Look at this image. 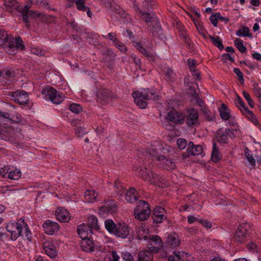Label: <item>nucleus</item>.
I'll return each mask as SVG.
<instances>
[{"label": "nucleus", "instance_id": "f257e3e1", "mask_svg": "<svg viewBox=\"0 0 261 261\" xmlns=\"http://www.w3.org/2000/svg\"><path fill=\"white\" fill-rule=\"evenodd\" d=\"M0 47L10 55H14L18 49L23 50L25 48L23 42L20 37L14 38L13 36L0 29Z\"/></svg>", "mask_w": 261, "mask_h": 261}, {"label": "nucleus", "instance_id": "f03ea898", "mask_svg": "<svg viewBox=\"0 0 261 261\" xmlns=\"http://www.w3.org/2000/svg\"><path fill=\"white\" fill-rule=\"evenodd\" d=\"M136 171L138 176L145 181L159 187L162 186L164 183V179L162 177L153 173L150 169L141 167L137 168Z\"/></svg>", "mask_w": 261, "mask_h": 261}, {"label": "nucleus", "instance_id": "7ed1b4c3", "mask_svg": "<svg viewBox=\"0 0 261 261\" xmlns=\"http://www.w3.org/2000/svg\"><path fill=\"white\" fill-rule=\"evenodd\" d=\"M132 95L135 103L141 109L146 108L147 100L150 99L155 100L158 99V96L155 95L154 92L148 89L134 92Z\"/></svg>", "mask_w": 261, "mask_h": 261}, {"label": "nucleus", "instance_id": "20e7f679", "mask_svg": "<svg viewBox=\"0 0 261 261\" xmlns=\"http://www.w3.org/2000/svg\"><path fill=\"white\" fill-rule=\"evenodd\" d=\"M28 225L24 220L21 218L16 222H9L6 227L7 230L11 233V239L13 241L16 240L19 236H23V232Z\"/></svg>", "mask_w": 261, "mask_h": 261}, {"label": "nucleus", "instance_id": "39448f33", "mask_svg": "<svg viewBox=\"0 0 261 261\" xmlns=\"http://www.w3.org/2000/svg\"><path fill=\"white\" fill-rule=\"evenodd\" d=\"M133 7L140 17L144 19L147 23H150V30L152 35H155L160 30L159 21L150 13L142 11L137 5L134 4Z\"/></svg>", "mask_w": 261, "mask_h": 261}, {"label": "nucleus", "instance_id": "423d86ee", "mask_svg": "<svg viewBox=\"0 0 261 261\" xmlns=\"http://www.w3.org/2000/svg\"><path fill=\"white\" fill-rule=\"evenodd\" d=\"M150 212L148 203L145 201H140L134 210V216L138 220L144 221L149 217Z\"/></svg>", "mask_w": 261, "mask_h": 261}, {"label": "nucleus", "instance_id": "0eeeda50", "mask_svg": "<svg viewBox=\"0 0 261 261\" xmlns=\"http://www.w3.org/2000/svg\"><path fill=\"white\" fill-rule=\"evenodd\" d=\"M42 94L45 95L46 99H49L55 104L61 103L65 97L64 95L50 86L46 87L43 91Z\"/></svg>", "mask_w": 261, "mask_h": 261}, {"label": "nucleus", "instance_id": "6e6552de", "mask_svg": "<svg viewBox=\"0 0 261 261\" xmlns=\"http://www.w3.org/2000/svg\"><path fill=\"white\" fill-rule=\"evenodd\" d=\"M149 153L151 156L160 162L161 165L163 168L167 170H173L175 168V163L173 161L162 155H158L155 149H150Z\"/></svg>", "mask_w": 261, "mask_h": 261}, {"label": "nucleus", "instance_id": "1a4fd4ad", "mask_svg": "<svg viewBox=\"0 0 261 261\" xmlns=\"http://www.w3.org/2000/svg\"><path fill=\"white\" fill-rule=\"evenodd\" d=\"M7 95L12 97L15 102L21 105L27 104L29 100L28 93L22 90L9 91Z\"/></svg>", "mask_w": 261, "mask_h": 261}, {"label": "nucleus", "instance_id": "9d476101", "mask_svg": "<svg viewBox=\"0 0 261 261\" xmlns=\"http://www.w3.org/2000/svg\"><path fill=\"white\" fill-rule=\"evenodd\" d=\"M147 240L148 249L152 252H157L163 246L161 239L158 236H149Z\"/></svg>", "mask_w": 261, "mask_h": 261}, {"label": "nucleus", "instance_id": "9b49d317", "mask_svg": "<svg viewBox=\"0 0 261 261\" xmlns=\"http://www.w3.org/2000/svg\"><path fill=\"white\" fill-rule=\"evenodd\" d=\"M166 119L174 124L180 125L184 123L185 116L182 113L173 110L168 113Z\"/></svg>", "mask_w": 261, "mask_h": 261}, {"label": "nucleus", "instance_id": "f8f14e48", "mask_svg": "<svg viewBox=\"0 0 261 261\" xmlns=\"http://www.w3.org/2000/svg\"><path fill=\"white\" fill-rule=\"evenodd\" d=\"M203 148L201 145H195L190 142L188 145L186 152L183 154V158H187L190 155H199L202 153Z\"/></svg>", "mask_w": 261, "mask_h": 261}, {"label": "nucleus", "instance_id": "ddd939ff", "mask_svg": "<svg viewBox=\"0 0 261 261\" xmlns=\"http://www.w3.org/2000/svg\"><path fill=\"white\" fill-rule=\"evenodd\" d=\"M40 14L36 11H30L28 6L25 5L21 11L22 19L25 23L27 27H30L29 18H36L40 16Z\"/></svg>", "mask_w": 261, "mask_h": 261}, {"label": "nucleus", "instance_id": "4468645a", "mask_svg": "<svg viewBox=\"0 0 261 261\" xmlns=\"http://www.w3.org/2000/svg\"><path fill=\"white\" fill-rule=\"evenodd\" d=\"M248 227V226L246 224H242L239 226L233 237L235 241L239 243H242L244 241Z\"/></svg>", "mask_w": 261, "mask_h": 261}, {"label": "nucleus", "instance_id": "2eb2a0df", "mask_svg": "<svg viewBox=\"0 0 261 261\" xmlns=\"http://www.w3.org/2000/svg\"><path fill=\"white\" fill-rule=\"evenodd\" d=\"M117 227L114 235L122 239L126 238L130 232V228L128 225L125 223H118Z\"/></svg>", "mask_w": 261, "mask_h": 261}, {"label": "nucleus", "instance_id": "dca6fc26", "mask_svg": "<svg viewBox=\"0 0 261 261\" xmlns=\"http://www.w3.org/2000/svg\"><path fill=\"white\" fill-rule=\"evenodd\" d=\"M135 46L139 51V52L145 56L148 60L150 61H154L155 53L152 48H145L138 42L136 43Z\"/></svg>", "mask_w": 261, "mask_h": 261}, {"label": "nucleus", "instance_id": "f3484780", "mask_svg": "<svg viewBox=\"0 0 261 261\" xmlns=\"http://www.w3.org/2000/svg\"><path fill=\"white\" fill-rule=\"evenodd\" d=\"M44 231L48 234H53L59 229V224L50 220H46L43 224Z\"/></svg>", "mask_w": 261, "mask_h": 261}, {"label": "nucleus", "instance_id": "a211bd4d", "mask_svg": "<svg viewBox=\"0 0 261 261\" xmlns=\"http://www.w3.org/2000/svg\"><path fill=\"white\" fill-rule=\"evenodd\" d=\"M198 113L197 110L191 109L188 111L186 123L188 126H192L198 123Z\"/></svg>", "mask_w": 261, "mask_h": 261}, {"label": "nucleus", "instance_id": "6ab92c4d", "mask_svg": "<svg viewBox=\"0 0 261 261\" xmlns=\"http://www.w3.org/2000/svg\"><path fill=\"white\" fill-rule=\"evenodd\" d=\"M165 210L159 206L154 208L153 211L152 219L154 223H161L165 219Z\"/></svg>", "mask_w": 261, "mask_h": 261}, {"label": "nucleus", "instance_id": "aec40b11", "mask_svg": "<svg viewBox=\"0 0 261 261\" xmlns=\"http://www.w3.org/2000/svg\"><path fill=\"white\" fill-rule=\"evenodd\" d=\"M56 216L61 222H67L70 219L69 213L64 207H58L56 211Z\"/></svg>", "mask_w": 261, "mask_h": 261}, {"label": "nucleus", "instance_id": "412c9836", "mask_svg": "<svg viewBox=\"0 0 261 261\" xmlns=\"http://www.w3.org/2000/svg\"><path fill=\"white\" fill-rule=\"evenodd\" d=\"M43 248L46 254L50 258L57 255L56 246L50 242H45L43 244Z\"/></svg>", "mask_w": 261, "mask_h": 261}, {"label": "nucleus", "instance_id": "4be33fe9", "mask_svg": "<svg viewBox=\"0 0 261 261\" xmlns=\"http://www.w3.org/2000/svg\"><path fill=\"white\" fill-rule=\"evenodd\" d=\"M117 206L114 200H109L105 202L103 206L100 208V212L107 214L113 213L116 211Z\"/></svg>", "mask_w": 261, "mask_h": 261}, {"label": "nucleus", "instance_id": "5701e85b", "mask_svg": "<svg viewBox=\"0 0 261 261\" xmlns=\"http://www.w3.org/2000/svg\"><path fill=\"white\" fill-rule=\"evenodd\" d=\"M80 246L82 250L85 252H92L94 251V245L93 241L89 238H86L81 240Z\"/></svg>", "mask_w": 261, "mask_h": 261}, {"label": "nucleus", "instance_id": "b1692460", "mask_svg": "<svg viewBox=\"0 0 261 261\" xmlns=\"http://www.w3.org/2000/svg\"><path fill=\"white\" fill-rule=\"evenodd\" d=\"M138 237L140 240L144 239L147 240L148 239L149 230L148 227L145 225H141L137 227L136 230Z\"/></svg>", "mask_w": 261, "mask_h": 261}, {"label": "nucleus", "instance_id": "393cba45", "mask_svg": "<svg viewBox=\"0 0 261 261\" xmlns=\"http://www.w3.org/2000/svg\"><path fill=\"white\" fill-rule=\"evenodd\" d=\"M77 231L82 240L86 239V238H89V235L91 233V230L84 224L78 226Z\"/></svg>", "mask_w": 261, "mask_h": 261}, {"label": "nucleus", "instance_id": "a878e982", "mask_svg": "<svg viewBox=\"0 0 261 261\" xmlns=\"http://www.w3.org/2000/svg\"><path fill=\"white\" fill-rule=\"evenodd\" d=\"M232 133V130L226 128L224 130H219L217 135V140L220 143H226L228 140V135Z\"/></svg>", "mask_w": 261, "mask_h": 261}, {"label": "nucleus", "instance_id": "bb28decb", "mask_svg": "<svg viewBox=\"0 0 261 261\" xmlns=\"http://www.w3.org/2000/svg\"><path fill=\"white\" fill-rule=\"evenodd\" d=\"M4 8L6 11L13 12L18 9L19 5L16 0H4Z\"/></svg>", "mask_w": 261, "mask_h": 261}, {"label": "nucleus", "instance_id": "cd10ccee", "mask_svg": "<svg viewBox=\"0 0 261 261\" xmlns=\"http://www.w3.org/2000/svg\"><path fill=\"white\" fill-rule=\"evenodd\" d=\"M186 257L187 254L185 252L174 251L168 257V261H185Z\"/></svg>", "mask_w": 261, "mask_h": 261}, {"label": "nucleus", "instance_id": "c85d7f7f", "mask_svg": "<svg viewBox=\"0 0 261 261\" xmlns=\"http://www.w3.org/2000/svg\"><path fill=\"white\" fill-rule=\"evenodd\" d=\"M153 255L149 250H142L138 255V261H152Z\"/></svg>", "mask_w": 261, "mask_h": 261}, {"label": "nucleus", "instance_id": "c756f323", "mask_svg": "<svg viewBox=\"0 0 261 261\" xmlns=\"http://www.w3.org/2000/svg\"><path fill=\"white\" fill-rule=\"evenodd\" d=\"M220 116L223 120H229L231 117L230 110L224 103L221 105V107L218 109Z\"/></svg>", "mask_w": 261, "mask_h": 261}, {"label": "nucleus", "instance_id": "7c9ffc66", "mask_svg": "<svg viewBox=\"0 0 261 261\" xmlns=\"http://www.w3.org/2000/svg\"><path fill=\"white\" fill-rule=\"evenodd\" d=\"M98 193L94 190H87L84 194V201L86 202H94L97 197Z\"/></svg>", "mask_w": 261, "mask_h": 261}, {"label": "nucleus", "instance_id": "2f4dec72", "mask_svg": "<svg viewBox=\"0 0 261 261\" xmlns=\"http://www.w3.org/2000/svg\"><path fill=\"white\" fill-rule=\"evenodd\" d=\"M105 226L109 233L115 234L118 228V223L116 224L112 219H108L105 220Z\"/></svg>", "mask_w": 261, "mask_h": 261}, {"label": "nucleus", "instance_id": "473e14b6", "mask_svg": "<svg viewBox=\"0 0 261 261\" xmlns=\"http://www.w3.org/2000/svg\"><path fill=\"white\" fill-rule=\"evenodd\" d=\"M138 193L134 188H130L125 193V199L127 201L133 203L137 200Z\"/></svg>", "mask_w": 261, "mask_h": 261}, {"label": "nucleus", "instance_id": "72a5a7b5", "mask_svg": "<svg viewBox=\"0 0 261 261\" xmlns=\"http://www.w3.org/2000/svg\"><path fill=\"white\" fill-rule=\"evenodd\" d=\"M88 227L91 229L98 230L100 229V226L98 223L97 218L93 215L89 217L88 219Z\"/></svg>", "mask_w": 261, "mask_h": 261}, {"label": "nucleus", "instance_id": "f704fd0d", "mask_svg": "<svg viewBox=\"0 0 261 261\" xmlns=\"http://www.w3.org/2000/svg\"><path fill=\"white\" fill-rule=\"evenodd\" d=\"M109 96L106 90L99 91L97 94V100L101 105L108 102Z\"/></svg>", "mask_w": 261, "mask_h": 261}, {"label": "nucleus", "instance_id": "c9c22d12", "mask_svg": "<svg viewBox=\"0 0 261 261\" xmlns=\"http://www.w3.org/2000/svg\"><path fill=\"white\" fill-rule=\"evenodd\" d=\"M167 243L169 246L175 247L179 245L180 242L178 240V236L174 233L168 236Z\"/></svg>", "mask_w": 261, "mask_h": 261}, {"label": "nucleus", "instance_id": "e433bc0d", "mask_svg": "<svg viewBox=\"0 0 261 261\" xmlns=\"http://www.w3.org/2000/svg\"><path fill=\"white\" fill-rule=\"evenodd\" d=\"M211 159L212 161L215 163L218 162L221 159V155L219 153L215 143H214L213 145Z\"/></svg>", "mask_w": 261, "mask_h": 261}, {"label": "nucleus", "instance_id": "4c0bfd02", "mask_svg": "<svg viewBox=\"0 0 261 261\" xmlns=\"http://www.w3.org/2000/svg\"><path fill=\"white\" fill-rule=\"evenodd\" d=\"M21 172L19 169H11L10 170L8 173V178L11 179L17 180L20 177Z\"/></svg>", "mask_w": 261, "mask_h": 261}, {"label": "nucleus", "instance_id": "58836bf2", "mask_svg": "<svg viewBox=\"0 0 261 261\" xmlns=\"http://www.w3.org/2000/svg\"><path fill=\"white\" fill-rule=\"evenodd\" d=\"M69 2L73 3L75 2L76 8L78 10L81 11H86L87 7L85 6V2L84 0H68Z\"/></svg>", "mask_w": 261, "mask_h": 261}, {"label": "nucleus", "instance_id": "ea45409f", "mask_svg": "<svg viewBox=\"0 0 261 261\" xmlns=\"http://www.w3.org/2000/svg\"><path fill=\"white\" fill-rule=\"evenodd\" d=\"M209 37L215 46H217L221 50L223 49L224 46L222 44V41L219 36L213 37L212 36H210Z\"/></svg>", "mask_w": 261, "mask_h": 261}, {"label": "nucleus", "instance_id": "a19ab883", "mask_svg": "<svg viewBox=\"0 0 261 261\" xmlns=\"http://www.w3.org/2000/svg\"><path fill=\"white\" fill-rule=\"evenodd\" d=\"M234 45L241 53H245L247 51L246 47L243 45V41L240 39H236L234 40Z\"/></svg>", "mask_w": 261, "mask_h": 261}, {"label": "nucleus", "instance_id": "79ce46f5", "mask_svg": "<svg viewBox=\"0 0 261 261\" xmlns=\"http://www.w3.org/2000/svg\"><path fill=\"white\" fill-rule=\"evenodd\" d=\"M236 35L238 36L248 37L252 36V34L249 33V29L247 27H243L239 29L236 32Z\"/></svg>", "mask_w": 261, "mask_h": 261}, {"label": "nucleus", "instance_id": "37998d69", "mask_svg": "<svg viewBox=\"0 0 261 261\" xmlns=\"http://www.w3.org/2000/svg\"><path fill=\"white\" fill-rule=\"evenodd\" d=\"M245 155L248 161L249 162L250 165L252 167H254L255 164V161L253 158L252 154L251 153L250 151L247 148L245 150Z\"/></svg>", "mask_w": 261, "mask_h": 261}, {"label": "nucleus", "instance_id": "c03bdc74", "mask_svg": "<svg viewBox=\"0 0 261 261\" xmlns=\"http://www.w3.org/2000/svg\"><path fill=\"white\" fill-rule=\"evenodd\" d=\"M145 3H143V8L149 11L153 8L155 6L154 0H144Z\"/></svg>", "mask_w": 261, "mask_h": 261}, {"label": "nucleus", "instance_id": "a18cd8bd", "mask_svg": "<svg viewBox=\"0 0 261 261\" xmlns=\"http://www.w3.org/2000/svg\"><path fill=\"white\" fill-rule=\"evenodd\" d=\"M114 188L115 189V192L120 196L122 195L123 193H124L125 189L118 180L115 182Z\"/></svg>", "mask_w": 261, "mask_h": 261}, {"label": "nucleus", "instance_id": "49530a36", "mask_svg": "<svg viewBox=\"0 0 261 261\" xmlns=\"http://www.w3.org/2000/svg\"><path fill=\"white\" fill-rule=\"evenodd\" d=\"M102 37L106 39H108L113 41L115 44L118 41V38L115 32L109 33L107 35H102Z\"/></svg>", "mask_w": 261, "mask_h": 261}, {"label": "nucleus", "instance_id": "de8ad7c7", "mask_svg": "<svg viewBox=\"0 0 261 261\" xmlns=\"http://www.w3.org/2000/svg\"><path fill=\"white\" fill-rule=\"evenodd\" d=\"M69 110L74 113L78 114L82 111V109L80 105L73 103L69 106Z\"/></svg>", "mask_w": 261, "mask_h": 261}, {"label": "nucleus", "instance_id": "09e8293b", "mask_svg": "<svg viewBox=\"0 0 261 261\" xmlns=\"http://www.w3.org/2000/svg\"><path fill=\"white\" fill-rule=\"evenodd\" d=\"M242 93H243V96L244 97V98H245L246 101L248 102L249 106L251 108H253L254 107V102L251 99L249 94L245 91H243Z\"/></svg>", "mask_w": 261, "mask_h": 261}, {"label": "nucleus", "instance_id": "8fccbe9b", "mask_svg": "<svg viewBox=\"0 0 261 261\" xmlns=\"http://www.w3.org/2000/svg\"><path fill=\"white\" fill-rule=\"evenodd\" d=\"M30 51L32 54L39 56H44L45 53L43 50L36 46L31 47Z\"/></svg>", "mask_w": 261, "mask_h": 261}, {"label": "nucleus", "instance_id": "3c124183", "mask_svg": "<svg viewBox=\"0 0 261 261\" xmlns=\"http://www.w3.org/2000/svg\"><path fill=\"white\" fill-rule=\"evenodd\" d=\"M233 71L239 77V81L241 84H244V79L243 78V73L241 72L240 69L238 68H234Z\"/></svg>", "mask_w": 261, "mask_h": 261}, {"label": "nucleus", "instance_id": "603ef678", "mask_svg": "<svg viewBox=\"0 0 261 261\" xmlns=\"http://www.w3.org/2000/svg\"><path fill=\"white\" fill-rule=\"evenodd\" d=\"M10 170V167L5 166L0 169V175L4 178H8V173Z\"/></svg>", "mask_w": 261, "mask_h": 261}, {"label": "nucleus", "instance_id": "864d4df0", "mask_svg": "<svg viewBox=\"0 0 261 261\" xmlns=\"http://www.w3.org/2000/svg\"><path fill=\"white\" fill-rule=\"evenodd\" d=\"M175 74L173 73V70L170 68H168L165 73V77L166 80L169 81H172L174 78Z\"/></svg>", "mask_w": 261, "mask_h": 261}, {"label": "nucleus", "instance_id": "5fc2aeb1", "mask_svg": "<svg viewBox=\"0 0 261 261\" xmlns=\"http://www.w3.org/2000/svg\"><path fill=\"white\" fill-rule=\"evenodd\" d=\"M177 145L179 149H184L187 145V141L184 139H178L177 140Z\"/></svg>", "mask_w": 261, "mask_h": 261}, {"label": "nucleus", "instance_id": "6e6d98bb", "mask_svg": "<svg viewBox=\"0 0 261 261\" xmlns=\"http://www.w3.org/2000/svg\"><path fill=\"white\" fill-rule=\"evenodd\" d=\"M219 16V13H216L211 15L210 17V20L211 23L215 27L217 26Z\"/></svg>", "mask_w": 261, "mask_h": 261}, {"label": "nucleus", "instance_id": "4d7b16f0", "mask_svg": "<svg viewBox=\"0 0 261 261\" xmlns=\"http://www.w3.org/2000/svg\"><path fill=\"white\" fill-rule=\"evenodd\" d=\"M23 236L25 239H27L30 242L32 241V234L31 232V231L29 230V227L27 228H25V230L23 232Z\"/></svg>", "mask_w": 261, "mask_h": 261}, {"label": "nucleus", "instance_id": "13d9d810", "mask_svg": "<svg viewBox=\"0 0 261 261\" xmlns=\"http://www.w3.org/2000/svg\"><path fill=\"white\" fill-rule=\"evenodd\" d=\"M87 131L86 128L82 127H79L75 129V133L78 137H82L85 134H87Z\"/></svg>", "mask_w": 261, "mask_h": 261}, {"label": "nucleus", "instance_id": "bf43d9fd", "mask_svg": "<svg viewBox=\"0 0 261 261\" xmlns=\"http://www.w3.org/2000/svg\"><path fill=\"white\" fill-rule=\"evenodd\" d=\"M114 45L116 46L121 52L125 53L127 51V48L125 45L120 42L119 40Z\"/></svg>", "mask_w": 261, "mask_h": 261}, {"label": "nucleus", "instance_id": "052dcab7", "mask_svg": "<svg viewBox=\"0 0 261 261\" xmlns=\"http://www.w3.org/2000/svg\"><path fill=\"white\" fill-rule=\"evenodd\" d=\"M122 258L126 261H134L133 257L130 253L125 252L122 253Z\"/></svg>", "mask_w": 261, "mask_h": 261}, {"label": "nucleus", "instance_id": "680f3d73", "mask_svg": "<svg viewBox=\"0 0 261 261\" xmlns=\"http://www.w3.org/2000/svg\"><path fill=\"white\" fill-rule=\"evenodd\" d=\"M15 73L14 70H7L5 71V73L4 75L5 78L7 79H11L15 76Z\"/></svg>", "mask_w": 261, "mask_h": 261}, {"label": "nucleus", "instance_id": "e2e57ef3", "mask_svg": "<svg viewBox=\"0 0 261 261\" xmlns=\"http://www.w3.org/2000/svg\"><path fill=\"white\" fill-rule=\"evenodd\" d=\"M120 257L117 253L115 251H112L111 252V257L110 258L109 261H119Z\"/></svg>", "mask_w": 261, "mask_h": 261}, {"label": "nucleus", "instance_id": "0e129e2a", "mask_svg": "<svg viewBox=\"0 0 261 261\" xmlns=\"http://www.w3.org/2000/svg\"><path fill=\"white\" fill-rule=\"evenodd\" d=\"M245 112L246 113H244L243 115L246 116L251 121H252V120H254L255 118H256L252 111L248 110V111Z\"/></svg>", "mask_w": 261, "mask_h": 261}, {"label": "nucleus", "instance_id": "69168bd1", "mask_svg": "<svg viewBox=\"0 0 261 261\" xmlns=\"http://www.w3.org/2000/svg\"><path fill=\"white\" fill-rule=\"evenodd\" d=\"M237 107L240 110L243 114L246 113L245 111L247 112L249 110L247 107L245 106V103L243 100Z\"/></svg>", "mask_w": 261, "mask_h": 261}, {"label": "nucleus", "instance_id": "338daca9", "mask_svg": "<svg viewBox=\"0 0 261 261\" xmlns=\"http://www.w3.org/2000/svg\"><path fill=\"white\" fill-rule=\"evenodd\" d=\"M199 223L206 228L209 229L212 227V223L206 220H200Z\"/></svg>", "mask_w": 261, "mask_h": 261}, {"label": "nucleus", "instance_id": "774afa93", "mask_svg": "<svg viewBox=\"0 0 261 261\" xmlns=\"http://www.w3.org/2000/svg\"><path fill=\"white\" fill-rule=\"evenodd\" d=\"M199 220H200L198 218L194 217L193 216H189L188 217V222L189 224H192L196 221H198L199 222Z\"/></svg>", "mask_w": 261, "mask_h": 261}]
</instances>
